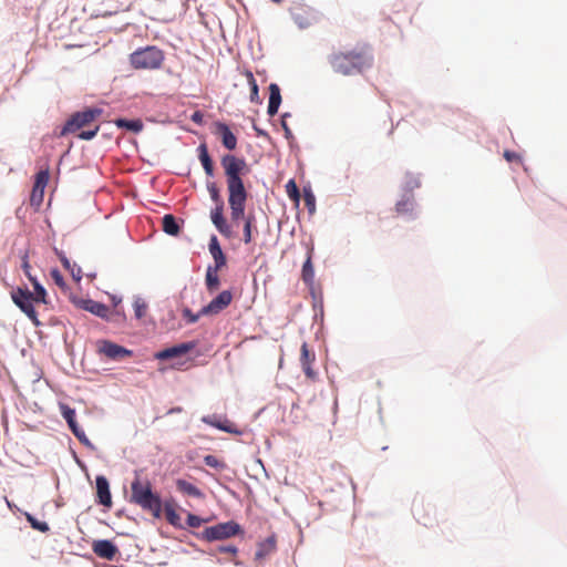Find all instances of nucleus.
I'll return each mask as SVG.
<instances>
[{"instance_id":"22","label":"nucleus","mask_w":567,"mask_h":567,"mask_svg":"<svg viewBox=\"0 0 567 567\" xmlns=\"http://www.w3.org/2000/svg\"><path fill=\"white\" fill-rule=\"evenodd\" d=\"M416 204L413 195L402 194L401 199L396 203L395 209L399 214L408 216L410 219L415 218L414 208Z\"/></svg>"},{"instance_id":"36","label":"nucleus","mask_w":567,"mask_h":567,"mask_svg":"<svg viewBox=\"0 0 567 567\" xmlns=\"http://www.w3.org/2000/svg\"><path fill=\"white\" fill-rule=\"evenodd\" d=\"M70 430L72 431L74 436L80 441L81 444H83L86 447H90V449L94 450V445L89 440V437L86 436L85 432L79 426V424L70 427Z\"/></svg>"},{"instance_id":"51","label":"nucleus","mask_w":567,"mask_h":567,"mask_svg":"<svg viewBox=\"0 0 567 567\" xmlns=\"http://www.w3.org/2000/svg\"><path fill=\"white\" fill-rule=\"evenodd\" d=\"M190 118H192V121H193L194 123L202 124V123H203L204 115H203V113H202V112L196 111V112H194V113L192 114V117H190Z\"/></svg>"},{"instance_id":"54","label":"nucleus","mask_w":567,"mask_h":567,"mask_svg":"<svg viewBox=\"0 0 567 567\" xmlns=\"http://www.w3.org/2000/svg\"><path fill=\"white\" fill-rule=\"evenodd\" d=\"M60 260L68 270L72 267L70 260L65 256H61Z\"/></svg>"},{"instance_id":"8","label":"nucleus","mask_w":567,"mask_h":567,"mask_svg":"<svg viewBox=\"0 0 567 567\" xmlns=\"http://www.w3.org/2000/svg\"><path fill=\"white\" fill-rule=\"evenodd\" d=\"M50 178L49 169H43L37 173L33 188L30 195V204L34 207H40L44 197V189Z\"/></svg>"},{"instance_id":"33","label":"nucleus","mask_w":567,"mask_h":567,"mask_svg":"<svg viewBox=\"0 0 567 567\" xmlns=\"http://www.w3.org/2000/svg\"><path fill=\"white\" fill-rule=\"evenodd\" d=\"M421 186L419 176L406 174L404 184L402 186L403 194L413 195L412 192Z\"/></svg>"},{"instance_id":"5","label":"nucleus","mask_w":567,"mask_h":567,"mask_svg":"<svg viewBox=\"0 0 567 567\" xmlns=\"http://www.w3.org/2000/svg\"><path fill=\"white\" fill-rule=\"evenodd\" d=\"M241 533L240 525L229 520L205 528L202 533V538L206 542H214L227 539Z\"/></svg>"},{"instance_id":"4","label":"nucleus","mask_w":567,"mask_h":567,"mask_svg":"<svg viewBox=\"0 0 567 567\" xmlns=\"http://www.w3.org/2000/svg\"><path fill=\"white\" fill-rule=\"evenodd\" d=\"M163 51L153 45L146 47L144 49H138L130 55L131 65L136 70L158 69L163 64Z\"/></svg>"},{"instance_id":"35","label":"nucleus","mask_w":567,"mask_h":567,"mask_svg":"<svg viewBox=\"0 0 567 567\" xmlns=\"http://www.w3.org/2000/svg\"><path fill=\"white\" fill-rule=\"evenodd\" d=\"M70 430L72 431L74 436L80 441L81 444H83L86 447H90V449L94 450V445L89 440V437L86 436L85 432L79 426V424L70 427Z\"/></svg>"},{"instance_id":"6","label":"nucleus","mask_w":567,"mask_h":567,"mask_svg":"<svg viewBox=\"0 0 567 567\" xmlns=\"http://www.w3.org/2000/svg\"><path fill=\"white\" fill-rule=\"evenodd\" d=\"M101 113L102 111L100 109H87L73 114L63 126L61 135L74 133L80 128L90 125L97 116L101 115Z\"/></svg>"},{"instance_id":"37","label":"nucleus","mask_w":567,"mask_h":567,"mask_svg":"<svg viewBox=\"0 0 567 567\" xmlns=\"http://www.w3.org/2000/svg\"><path fill=\"white\" fill-rule=\"evenodd\" d=\"M70 430L72 431L74 436L80 441L81 444H83L86 447H90V449L94 450V445L89 440V437L86 436L85 432L79 426V424L70 427Z\"/></svg>"},{"instance_id":"30","label":"nucleus","mask_w":567,"mask_h":567,"mask_svg":"<svg viewBox=\"0 0 567 567\" xmlns=\"http://www.w3.org/2000/svg\"><path fill=\"white\" fill-rule=\"evenodd\" d=\"M244 74H245L248 85L250 87V101L252 103L260 104L261 100L259 96V89H258V84H257V81H256L252 72L249 70H246Z\"/></svg>"},{"instance_id":"3","label":"nucleus","mask_w":567,"mask_h":567,"mask_svg":"<svg viewBox=\"0 0 567 567\" xmlns=\"http://www.w3.org/2000/svg\"><path fill=\"white\" fill-rule=\"evenodd\" d=\"M220 163L226 175L228 193L246 190L241 178L247 166L246 161L244 158L236 157L233 154H225L221 157Z\"/></svg>"},{"instance_id":"14","label":"nucleus","mask_w":567,"mask_h":567,"mask_svg":"<svg viewBox=\"0 0 567 567\" xmlns=\"http://www.w3.org/2000/svg\"><path fill=\"white\" fill-rule=\"evenodd\" d=\"M79 307L85 311H89L93 315H95L99 318L102 319H109L110 316V308L99 301L92 300V299H82L79 302Z\"/></svg>"},{"instance_id":"47","label":"nucleus","mask_w":567,"mask_h":567,"mask_svg":"<svg viewBox=\"0 0 567 567\" xmlns=\"http://www.w3.org/2000/svg\"><path fill=\"white\" fill-rule=\"evenodd\" d=\"M207 522L206 519H203L194 514L187 515V525L193 528L199 527L203 523Z\"/></svg>"},{"instance_id":"20","label":"nucleus","mask_w":567,"mask_h":567,"mask_svg":"<svg viewBox=\"0 0 567 567\" xmlns=\"http://www.w3.org/2000/svg\"><path fill=\"white\" fill-rule=\"evenodd\" d=\"M209 252L214 259L215 267L216 268H223L226 266L227 259L225 254L223 252V249L220 247V244L215 235H213L209 239L208 244Z\"/></svg>"},{"instance_id":"26","label":"nucleus","mask_w":567,"mask_h":567,"mask_svg":"<svg viewBox=\"0 0 567 567\" xmlns=\"http://www.w3.org/2000/svg\"><path fill=\"white\" fill-rule=\"evenodd\" d=\"M197 151H198V158L202 163V166H203L206 175L209 177L214 176V164H213V161L208 153L207 145L205 143H202L198 146Z\"/></svg>"},{"instance_id":"1","label":"nucleus","mask_w":567,"mask_h":567,"mask_svg":"<svg viewBox=\"0 0 567 567\" xmlns=\"http://www.w3.org/2000/svg\"><path fill=\"white\" fill-rule=\"evenodd\" d=\"M34 291L31 292L28 287H17L11 290L10 296L13 303L35 324L39 326L38 313L34 309V303H48V293L44 287L38 281L35 277H30L29 280Z\"/></svg>"},{"instance_id":"28","label":"nucleus","mask_w":567,"mask_h":567,"mask_svg":"<svg viewBox=\"0 0 567 567\" xmlns=\"http://www.w3.org/2000/svg\"><path fill=\"white\" fill-rule=\"evenodd\" d=\"M114 124L118 128H125L133 133H140L144 127L143 122L140 118H136V120L116 118L114 121Z\"/></svg>"},{"instance_id":"34","label":"nucleus","mask_w":567,"mask_h":567,"mask_svg":"<svg viewBox=\"0 0 567 567\" xmlns=\"http://www.w3.org/2000/svg\"><path fill=\"white\" fill-rule=\"evenodd\" d=\"M255 217L249 215L245 218L244 225V243L250 244L252 240V228L255 227Z\"/></svg>"},{"instance_id":"29","label":"nucleus","mask_w":567,"mask_h":567,"mask_svg":"<svg viewBox=\"0 0 567 567\" xmlns=\"http://www.w3.org/2000/svg\"><path fill=\"white\" fill-rule=\"evenodd\" d=\"M203 422H205L206 424H209L212 426H215L221 431H225L227 433H239L235 429V425L228 420L220 422V421H217L215 416H205V417H203Z\"/></svg>"},{"instance_id":"44","label":"nucleus","mask_w":567,"mask_h":567,"mask_svg":"<svg viewBox=\"0 0 567 567\" xmlns=\"http://www.w3.org/2000/svg\"><path fill=\"white\" fill-rule=\"evenodd\" d=\"M50 275H51L52 280L54 281V284L58 287H60L62 290H64L66 288V284L64 281V278H63L62 274L58 269H52Z\"/></svg>"},{"instance_id":"11","label":"nucleus","mask_w":567,"mask_h":567,"mask_svg":"<svg viewBox=\"0 0 567 567\" xmlns=\"http://www.w3.org/2000/svg\"><path fill=\"white\" fill-rule=\"evenodd\" d=\"M330 63L337 73L349 75L354 69V55L352 52L334 53L331 56Z\"/></svg>"},{"instance_id":"9","label":"nucleus","mask_w":567,"mask_h":567,"mask_svg":"<svg viewBox=\"0 0 567 567\" xmlns=\"http://www.w3.org/2000/svg\"><path fill=\"white\" fill-rule=\"evenodd\" d=\"M233 301L230 290L219 292L207 306L200 309V315L214 316L226 309Z\"/></svg>"},{"instance_id":"32","label":"nucleus","mask_w":567,"mask_h":567,"mask_svg":"<svg viewBox=\"0 0 567 567\" xmlns=\"http://www.w3.org/2000/svg\"><path fill=\"white\" fill-rule=\"evenodd\" d=\"M165 518L174 527H182L181 516L175 509L172 503H165L164 505Z\"/></svg>"},{"instance_id":"25","label":"nucleus","mask_w":567,"mask_h":567,"mask_svg":"<svg viewBox=\"0 0 567 567\" xmlns=\"http://www.w3.org/2000/svg\"><path fill=\"white\" fill-rule=\"evenodd\" d=\"M176 488L184 495L195 498H204V493L197 486L187 482L186 480L178 478L176 481Z\"/></svg>"},{"instance_id":"12","label":"nucleus","mask_w":567,"mask_h":567,"mask_svg":"<svg viewBox=\"0 0 567 567\" xmlns=\"http://www.w3.org/2000/svg\"><path fill=\"white\" fill-rule=\"evenodd\" d=\"M213 133L220 138L223 146L228 151L237 148V136L231 132L230 127L224 122H215Z\"/></svg>"},{"instance_id":"10","label":"nucleus","mask_w":567,"mask_h":567,"mask_svg":"<svg viewBox=\"0 0 567 567\" xmlns=\"http://www.w3.org/2000/svg\"><path fill=\"white\" fill-rule=\"evenodd\" d=\"M247 197V190L228 193V203L231 210L233 221H237L240 218H244Z\"/></svg>"},{"instance_id":"31","label":"nucleus","mask_w":567,"mask_h":567,"mask_svg":"<svg viewBox=\"0 0 567 567\" xmlns=\"http://www.w3.org/2000/svg\"><path fill=\"white\" fill-rule=\"evenodd\" d=\"M162 226L163 230L171 236H177L179 234L181 228L176 221V218L171 214H167L163 217Z\"/></svg>"},{"instance_id":"45","label":"nucleus","mask_w":567,"mask_h":567,"mask_svg":"<svg viewBox=\"0 0 567 567\" xmlns=\"http://www.w3.org/2000/svg\"><path fill=\"white\" fill-rule=\"evenodd\" d=\"M182 316L187 321V323H195L203 315H200V311L198 313H193L190 309L184 308Z\"/></svg>"},{"instance_id":"48","label":"nucleus","mask_w":567,"mask_h":567,"mask_svg":"<svg viewBox=\"0 0 567 567\" xmlns=\"http://www.w3.org/2000/svg\"><path fill=\"white\" fill-rule=\"evenodd\" d=\"M99 132V125H95L93 130H87V131H82L81 133H79V138L81 140H85V141H89V140H92Z\"/></svg>"},{"instance_id":"42","label":"nucleus","mask_w":567,"mask_h":567,"mask_svg":"<svg viewBox=\"0 0 567 567\" xmlns=\"http://www.w3.org/2000/svg\"><path fill=\"white\" fill-rule=\"evenodd\" d=\"M27 520L30 523L32 528L39 532L47 533L50 529L49 525L45 522H40L30 514H27Z\"/></svg>"},{"instance_id":"43","label":"nucleus","mask_w":567,"mask_h":567,"mask_svg":"<svg viewBox=\"0 0 567 567\" xmlns=\"http://www.w3.org/2000/svg\"><path fill=\"white\" fill-rule=\"evenodd\" d=\"M147 310V305L142 299H136L134 302V311L135 316L141 319L145 316Z\"/></svg>"},{"instance_id":"52","label":"nucleus","mask_w":567,"mask_h":567,"mask_svg":"<svg viewBox=\"0 0 567 567\" xmlns=\"http://www.w3.org/2000/svg\"><path fill=\"white\" fill-rule=\"evenodd\" d=\"M219 550L223 553L231 554V555H236L238 551L237 547H235V546H223L219 548Z\"/></svg>"},{"instance_id":"15","label":"nucleus","mask_w":567,"mask_h":567,"mask_svg":"<svg viewBox=\"0 0 567 567\" xmlns=\"http://www.w3.org/2000/svg\"><path fill=\"white\" fill-rule=\"evenodd\" d=\"M92 548L95 555L107 560H113L118 551L117 547L106 539L95 540Z\"/></svg>"},{"instance_id":"50","label":"nucleus","mask_w":567,"mask_h":567,"mask_svg":"<svg viewBox=\"0 0 567 567\" xmlns=\"http://www.w3.org/2000/svg\"><path fill=\"white\" fill-rule=\"evenodd\" d=\"M69 270H70L72 277L74 278V280H76V281L81 280L82 271H81L80 267H78L76 265H73Z\"/></svg>"},{"instance_id":"40","label":"nucleus","mask_w":567,"mask_h":567,"mask_svg":"<svg viewBox=\"0 0 567 567\" xmlns=\"http://www.w3.org/2000/svg\"><path fill=\"white\" fill-rule=\"evenodd\" d=\"M207 190L210 195L212 200L216 204V206L220 205L224 206V202L221 199L219 188L215 183H208L207 184Z\"/></svg>"},{"instance_id":"41","label":"nucleus","mask_w":567,"mask_h":567,"mask_svg":"<svg viewBox=\"0 0 567 567\" xmlns=\"http://www.w3.org/2000/svg\"><path fill=\"white\" fill-rule=\"evenodd\" d=\"M303 202L310 213L316 210V197L311 189L303 188Z\"/></svg>"},{"instance_id":"23","label":"nucleus","mask_w":567,"mask_h":567,"mask_svg":"<svg viewBox=\"0 0 567 567\" xmlns=\"http://www.w3.org/2000/svg\"><path fill=\"white\" fill-rule=\"evenodd\" d=\"M312 252L313 248H308L307 252V259L303 262L302 270H301V279L302 281L308 286L311 287L315 281V269L312 265Z\"/></svg>"},{"instance_id":"24","label":"nucleus","mask_w":567,"mask_h":567,"mask_svg":"<svg viewBox=\"0 0 567 567\" xmlns=\"http://www.w3.org/2000/svg\"><path fill=\"white\" fill-rule=\"evenodd\" d=\"M281 103V94L280 89L276 83H271L269 85V103H268V114L274 116L277 114L279 105Z\"/></svg>"},{"instance_id":"17","label":"nucleus","mask_w":567,"mask_h":567,"mask_svg":"<svg viewBox=\"0 0 567 567\" xmlns=\"http://www.w3.org/2000/svg\"><path fill=\"white\" fill-rule=\"evenodd\" d=\"M96 496L97 502L106 507L112 506V496L110 492V484L105 476L100 475L96 477Z\"/></svg>"},{"instance_id":"27","label":"nucleus","mask_w":567,"mask_h":567,"mask_svg":"<svg viewBox=\"0 0 567 567\" xmlns=\"http://www.w3.org/2000/svg\"><path fill=\"white\" fill-rule=\"evenodd\" d=\"M220 268H216L215 266H208L206 271V287L208 291L214 292L219 288L220 281L218 271Z\"/></svg>"},{"instance_id":"16","label":"nucleus","mask_w":567,"mask_h":567,"mask_svg":"<svg viewBox=\"0 0 567 567\" xmlns=\"http://www.w3.org/2000/svg\"><path fill=\"white\" fill-rule=\"evenodd\" d=\"M210 219L214 226L217 228V230L224 235L225 237L231 236V228L227 224L226 219L224 218V206H216L210 212Z\"/></svg>"},{"instance_id":"19","label":"nucleus","mask_w":567,"mask_h":567,"mask_svg":"<svg viewBox=\"0 0 567 567\" xmlns=\"http://www.w3.org/2000/svg\"><path fill=\"white\" fill-rule=\"evenodd\" d=\"M372 63V48L364 44L360 48L359 51H357V72H363L364 70L370 69Z\"/></svg>"},{"instance_id":"46","label":"nucleus","mask_w":567,"mask_h":567,"mask_svg":"<svg viewBox=\"0 0 567 567\" xmlns=\"http://www.w3.org/2000/svg\"><path fill=\"white\" fill-rule=\"evenodd\" d=\"M204 463L213 468H221L224 466L221 461H219L216 456L210 454L204 457Z\"/></svg>"},{"instance_id":"38","label":"nucleus","mask_w":567,"mask_h":567,"mask_svg":"<svg viewBox=\"0 0 567 567\" xmlns=\"http://www.w3.org/2000/svg\"><path fill=\"white\" fill-rule=\"evenodd\" d=\"M60 410H61L62 416L66 421L69 427H72L78 424L75 421V410L74 409L70 408L66 404H61Z\"/></svg>"},{"instance_id":"2","label":"nucleus","mask_w":567,"mask_h":567,"mask_svg":"<svg viewBox=\"0 0 567 567\" xmlns=\"http://www.w3.org/2000/svg\"><path fill=\"white\" fill-rule=\"evenodd\" d=\"M131 502L140 505L143 509L150 511L155 517L161 516L162 502L158 495L152 492L150 481H142L136 477L131 484Z\"/></svg>"},{"instance_id":"18","label":"nucleus","mask_w":567,"mask_h":567,"mask_svg":"<svg viewBox=\"0 0 567 567\" xmlns=\"http://www.w3.org/2000/svg\"><path fill=\"white\" fill-rule=\"evenodd\" d=\"M193 349V344L190 343H181L177 346H174L172 348L164 349L162 351H158L155 353V359L157 360H168L173 358H178L187 352H189Z\"/></svg>"},{"instance_id":"7","label":"nucleus","mask_w":567,"mask_h":567,"mask_svg":"<svg viewBox=\"0 0 567 567\" xmlns=\"http://www.w3.org/2000/svg\"><path fill=\"white\" fill-rule=\"evenodd\" d=\"M96 353L110 360L120 361L133 355V351L106 339L95 342Z\"/></svg>"},{"instance_id":"49","label":"nucleus","mask_w":567,"mask_h":567,"mask_svg":"<svg viewBox=\"0 0 567 567\" xmlns=\"http://www.w3.org/2000/svg\"><path fill=\"white\" fill-rule=\"evenodd\" d=\"M21 268H22L25 277L30 280V277H33V276L31 274V266L29 264V258H28V254L27 252L22 256Z\"/></svg>"},{"instance_id":"39","label":"nucleus","mask_w":567,"mask_h":567,"mask_svg":"<svg viewBox=\"0 0 567 567\" xmlns=\"http://www.w3.org/2000/svg\"><path fill=\"white\" fill-rule=\"evenodd\" d=\"M285 187H286V193H287L288 197L292 202L298 204L300 200V192H299V188H298L296 182L293 179H290V181H288V183L286 184Z\"/></svg>"},{"instance_id":"13","label":"nucleus","mask_w":567,"mask_h":567,"mask_svg":"<svg viewBox=\"0 0 567 567\" xmlns=\"http://www.w3.org/2000/svg\"><path fill=\"white\" fill-rule=\"evenodd\" d=\"M300 364L307 379L316 381L318 373L312 368V363L316 361V353L311 350L307 342H303L300 348Z\"/></svg>"},{"instance_id":"21","label":"nucleus","mask_w":567,"mask_h":567,"mask_svg":"<svg viewBox=\"0 0 567 567\" xmlns=\"http://www.w3.org/2000/svg\"><path fill=\"white\" fill-rule=\"evenodd\" d=\"M276 548H277V539H276L275 535H271L257 545V550L255 553V559L256 560L265 559L270 554L275 553Z\"/></svg>"},{"instance_id":"53","label":"nucleus","mask_w":567,"mask_h":567,"mask_svg":"<svg viewBox=\"0 0 567 567\" xmlns=\"http://www.w3.org/2000/svg\"><path fill=\"white\" fill-rule=\"evenodd\" d=\"M504 157L508 161V162H512L514 159H518L519 156L515 153V152H512V151H505L504 153Z\"/></svg>"}]
</instances>
